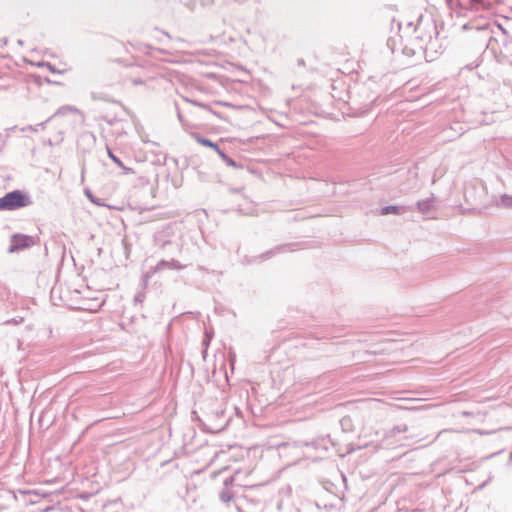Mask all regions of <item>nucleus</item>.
<instances>
[{"instance_id": "obj_17", "label": "nucleus", "mask_w": 512, "mask_h": 512, "mask_svg": "<svg viewBox=\"0 0 512 512\" xmlns=\"http://www.w3.org/2000/svg\"><path fill=\"white\" fill-rule=\"evenodd\" d=\"M484 4V0H471V8L478 10Z\"/></svg>"}, {"instance_id": "obj_11", "label": "nucleus", "mask_w": 512, "mask_h": 512, "mask_svg": "<svg viewBox=\"0 0 512 512\" xmlns=\"http://www.w3.org/2000/svg\"><path fill=\"white\" fill-rule=\"evenodd\" d=\"M52 119V117H49L45 122L38 123L36 125H28L23 128H21L22 132L31 131V132H38L39 130H44L45 125L47 122H49Z\"/></svg>"}, {"instance_id": "obj_25", "label": "nucleus", "mask_w": 512, "mask_h": 512, "mask_svg": "<svg viewBox=\"0 0 512 512\" xmlns=\"http://www.w3.org/2000/svg\"><path fill=\"white\" fill-rule=\"evenodd\" d=\"M304 64H305V63H304V60H303V59H299V60H298V65H304Z\"/></svg>"}, {"instance_id": "obj_6", "label": "nucleus", "mask_w": 512, "mask_h": 512, "mask_svg": "<svg viewBox=\"0 0 512 512\" xmlns=\"http://www.w3.org/2000/svg\"><path fill=\"white\" fill-rule=\"evenodd\" d=\"M286 251H288V245H278V246L274 247L273 249H270V250L266 251L265 253L259 255L258 258L260 260H266V259H269V258L275 256L276 254L283 253Z\"/></svg>"}, {"instance_id": "obj_13", "label": "nucleus", "mask_w": 512, "mask_h": 512, "mask_svg": "<svg viewBox=\"0 0 512 512\" xmlns=\"http://www.w3.org/2000/svg\"><path fill=\"white\" fill-rule=\"evenodd\" d=\"M408 430V427L406 424H399L394 426L391 430H389L388 434L389 436H395L398 433H404Z\"/></svg>"}, {"instance_id": "obj_19", "label": "nucleus", "mask_w": 512, "mask_h": 512, "mask_svg": "<svg viewBox=\"0 0 512 512\" xmlns=\"http://www.w3.org/2000/svg\"><path fill=\"white\" fill-rule=\"evenodd\" d=\"M217 152V154L220 156V158L222 159V161L226 160L227 158V154L224 153L219 147L215 150Z\"/></svg>"}, {"instance_id": "obj_14", "label": "nucleus", "mask_w": 512, "mask_h": 512, "mask_svg": "<svg viewBox=\"0 0 512 512\" xmlns=\"http://www.w3.org/2000/svg\"><path fill=\"white\" fill-rule=\"evenodd\" d=\"M437 39L433 40L432 37H429V41L425 44L424 47H422L426 54H428L429 51L437 52L435 46H436Z\"/></svg>"}, {"instance_id": "obj_8", "label": "nucleus", "mask_w": 512, "mask_h": 512, "mask_svg": "<svg viewBox=\"0 0 512 512\" xmlns=\"http://www.w3.org/2000/svg\"><path fill=\"white\" fill-rule=\"evenodd\" d=\"M496 206L504 209H512V195L503 194L496 201Z\"/></svg>"}, {"instance_id": "obj_15", "label": "nucleus", "mask_w": 512, "mask_h": 512, "mask_svg": "<svg viewBox=\"0 0 512 512\" xmlns=\"http://www.w3.org/2000/svg\"><path fill=\"white\" fill-rule=\"evenodd\" d=\"M154 241H155L156 245L162 249L165 248L166 245L170 244L169 240H162L160 234H156L154 236Z\"/></svg>"}, {"instance_id": "obj_21", "label": "nucleus", "mask_w": 512, "mask_h": 512, "mask_svg": "<svg viewBox=\"0 0 512 512\" xmlns=\"http://www.w3.org/2000/svg\"><path fill=\"white\" fill-rule=\"evenodd\" d=\"M86 194H87L88 198L91 200V202H93V203L97 204L98 206H100V205H101V203H100L99 201H97V200L92 196V194H91L89 191H87V192H86Z\"/></svg>"}, {"instance_id": "obj_10", "label": "nucleus", "mask_w": 512, "mask_h": 512, "mask_svg": "<svg viewBox=\"0 0 512 512\" xmlns=\"http://www.w3.org/2000/svg\"><path fill=\"white\" fill-rule=\"evenodd\" d=\"M107 154L109 156V158L120 168H122L124 171H125V174H130L132 173V169L131 168H127L123 162L116 156L114 155V153L111 151V149L107 146Z\"/></svg>"}, {"instance_id": "obj_4", "label": "nucleus", "mask_w": 512, "mask_h": 512, "mask_svg": "<svg viewBox=\"0 0 512 512\" xmlns=\"http://www.w3.org/2000/svg\"><path fill=\"white\" fill-rule=\"evenodd\" d=\"M409 211H412V207L389 205V206L382 207L380 209V214L381 215H388V214L402 215Z\"/></svg>"}, {"instance_id": "obj_16", "label": "nucleus", "mask_w": 512, "mask_h": 512, "mask_svg": "<svg viewBox=\"0 0 512 512\" xmlns=\"http://www.w3.org/2000/svg\"><path fill=\"white\" fill-rule=\"evenodd\" d=\"M91 97L94 100L109 101V98L106 95L102 94V93L93 92V93H91Z\"/></svg>"}, {"instance_id": "obj_26", "label": "nucleus", "mask_w": 512, "mask_h": 512, "mask_svg": "<svg viewBox=\"0 0 512 512\" xmlns=\"http://www.w3.org/2000/svg\"><path fill=\"white\" fill-rule=\"evenodd\" d=\"M178 118H179L180 121H182V115H181L180 112H178Z\"/></svg>"}, {"instance_id": "obj_7", "label": "nucleus", "mask_w": 512, "mask_h": 512, "mask_svg": "<svg viewBox=\"0 0 512 512\" xmlns=\"http://www.w3.org/2000/svg\"><path fill=\"white\" fill-rule=\"evenodd\" d=\"M233 478H227L224 481L225 486H228L230 483H232ZM234 495L231 490H229L227 487H225L219 494V498L223 503H229L233 499Z\"/></svg>"}, {"instance_id": "obj_22", "label": "nucleus", "mask_w": 512, "mask_h": 512, "mask_svg": "<svg viewBox=\"0 0 512 512\" xmlns=\"http://www.w3.org/2000/svg\"><path fill=\"white\" fill-rule=\"evenodd\" d=\"M131 81H132V83L134 85H142V84H144V81L141 78H133Z\"/></svg>"}, {"instance_id": "obj_2", "label": "nucleus", "mask_w": 512, "mask_h": 512, "mask_svg": "<svg viewBox=\"0 0 512 512\" xmlns=\"http://www.w3.org/2000/svg\"><path fill=\"white\" fill-rule=\"evenodd\" d=\"M186 266L182 265L179 261L175 259L171 260H160L155 266L151 267L148 271H146L143 275L144 281L147 282L151 279L155 274L162 272L166 269L169 270H182Z\"/></svg>"}, {"instance_id": "obj_27", "label": "nucleus", "mask_w": 512, "mask_h": 512, "mask_svg": "<svg viewBox=\"0 0 512 512\" xmlns=\"http://www.w3.org/2000/svg\"><path fill=\"white\" fill-rule=\"evenodd\" d=\"M2 151V148L0 147V152Z\"/></svg>"}, {"instance_id": "obj_1", "label": "nucleus", "mask_w": 512, "mask_h": 512, "mask_svg": "<svg viewBox=\"0 0 512 512\" xmlns=\"http://www.w3.org/2000/svg\"><path fill=\"white\" fill-rule=\"evenodd\" d=\"M32 204L31 198L21 190H14L0 198L1 211H14Z\"/></svg>"}, {"instance_id": "obj_5", "label": "nucleus", "mask_w": 512, "mask_h": 512, "mask_svg": "<svg viewBox=\"0 0 512 512\" xmlns=\"http://www.w3.org/2000/svg\"><path fill=\"white\" fill-rule=\"evenodd\" d=\"M416 207L421 214H428L434 207V197L432 196L427 199L418 201L416 203Z\"/></svg>"}, {"instance_id": "obj_24", "label": "nucleus", "mask_w": 512, "mask_h": 512, "mask_svg": "<svg viewBox=\"0 0 512 512\" xmlns=\"http://www.w3.org/2000/svg\"><path fill=\"white\" fill-rule=\"evenodd\" d=\"M304 445H306V446H309V445H311V446H315V445H316V441H312V442H305V443H304Z\"/></svg>"}, {"instance_id": "obj_20", "label": "nucleus", "mask_w": 512, "mask_h": 512, "mask_svg": "<svg viewBox=\"0 0 512 512\" xmlns=\"http://www.w3.org/2000/svg\"><path fill=\"white\" fill-rule=\"evenodd\" d=\"M191 103H193L194 105H197V106H199V107H201V108H203V109H205V110H207L209 112H212V110L210 108H208L205 104L198 103L196 101H191Z\"/></svg>"}, {"instance_id": "obj_12", "label": "nucleus", "mask_w": 512, "mask_h": 512, "mask_svg": "<svg viewBox=\"0 0 512 512\" xmlns=\"http://www.w3.org/2000/svg\"><path fill=\"white\" fill-rule=\"evenodd\" d=\"M68 112L78 113L79 110L76 107L65 105L60 107L51 117H55L58 115H66Z\"/></svg>"}, {"instance_id": "obj_18", "label": "nucleus", "mask_w": 512, "mask_h": 512, "mask_svg": "<svg viewBox=\"0 0 512 512\" xmlns=\"http://www.w3.org/2000/svg\"><path fill=\"white\" fill-rule=\"evenodd\" d=\"M227 166L237 168L239 165L229 156H227L226 160L223 161Z\"/></svg>"}, {"instance_id": "obj_23", "label": "nucleus", "mask_w": 512, "mask_h": 512, "mask_svg": "<svg viewBox=\"0 0 512 512\" xmlns=\"http://www.w3.org/2000/svg\"><path fill=\"white\" fill-rule=\"evenodd\" d=\"M46 66L49 68V70L51 72H56V70L54 69V67L50 63H47Z\"/></svg>"}, {"instance_id": "obj_3", "label": "nucleus", "mask_w": 512, "mask_h": 512, "mask_svg": "<svg viewBox=\"0 0 512 512\" xmlns=\"http://www.w3.org/2000/svg\"><path fill=\"white\" fill-rule=\"evenodd\" d=\"M34 245V238L32 236L15 234L11 237V245L9 252L19 251L29 248Z\"/></svg>"}, {"instance_id": "obj_9", "label": "nucleus", "mask_w": 512, "mask_h": 512, "mask_svg": "<svg viewBox=\"0 0 512 512\" xmlns=\"http://www.w3.org/2000/svg\"><path fill=\"white\" fill-rule=\"evenodd\" d=\"M193 138L197 141V143L203 145V146H206V147H210L212 148L213 150H216L219 146L212 142L210 139L208 138H204L202 137L200 134L198 133H193L192 134Z\"/></svg>"}]
</instances>
